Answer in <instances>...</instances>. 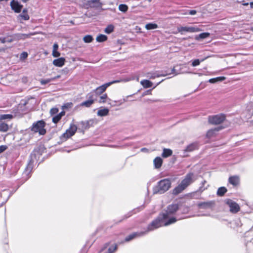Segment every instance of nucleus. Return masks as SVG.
Here are the masks:
<instances>
[{
  "mask_svg": "<svg viewBox=\"0 0 253 253\" xmlns=\"http://www.w3.org/2000/svg\"><path fill=\"white\" fill-rule=\"evenodd\" d=\"M166 215L159 214L158 216L153 220L147 226V230L144 232L146 234L149 232L153 231L163 226H168L175 222L177 219L175 217L170 218L169 220L166 219Z\"/></svg>",
  "mask_w": 253,
  "mask_h": 253,
  "instance_id": "nucleus-1",
  "label": "nucleus"
},
{
  "mask_svg": "<svg viewBox=\"0 0 253 253\" xmlns=\"http://www.w3.org/2000/svg\"><path fill=\"white\" fill-rule=\"evenodd\" d=\"M171 181L169 178H165L159 181L153 188V194H162L170 188Z\"/></svg>",
  "mask_w": 253,
  "mask_h": 253,
  "instance_id": "nucleus-2",
  "label": "nucleus"
},
{
  "mask_svg": "<svg viewBox=\"0 0 253 253\" xmlns=\"http://www.w3.org/2000/svg\"><path fill=\"white\" fill-rule=\"evenodd\" d=\"M178 209L179 206L178 204H172L169 205L165 211L161 214L166 215V219L168 220L170 218L174 217L172 216L178 211Z\"/></svg>",
  "mask_w": 253,
  "mask_h": 253,
  "instance_id": "nucleus-3",
  "label": "nucleus"
},
{
  "mask_svg": "<svg viewBox=\"0 0 253 253\" xmlns=\"http://www.w3.org/2000/svg\"><path fill=\"white\" fill-rule=\"evenodd\" d=\"M197 177L193 172H189L185 175L184 178L180 182V184L186 189L189 185L193 183Z\"/></svg>",
  "mask_w": 253,
  "mask_h": 253,
  "instance_id": "nucleus-4",
  "label": "nucleus"
},
{
  "mask_svg": "<svg viewBox=\"0 0 253 253\" xmlns=\"http://www.w3.org/2000/svg\"><path fill=\"white\" fill-rule=\"evenodd\" d=\"M177 31L181 35L185 33H196L202 31V29L197 26H180L177 27Z\"/></svg>",
  "mask_w": 253,
  "mask_h": 253,
  "instance_id": "nucleus-5",
  "label": "nucleus"
},
{
  "mask_svg": "<svg viewBox=\"0 0 253 253\" xmlns=\"http://www.w3.org/2000/svg\"><path fill=\"white\" fill-rule=\"evenodd\" d=\"M77 129H78V127L76 125L74 124H71L70 127L60 136V139L62 141L66 140L68 138L75 134Z\"/></svg>",
  "mask_w": 253,
  "mask_h": 253,
  "instance_id": "nucleus-6",
  "label": "nucleus"
},
{
  "mask_svg": "<svg viewBox=\"0 0 253 253\" xmlns=\"http://www.w3.org/2000/svg\"><path fill=\"white\" fill-rule=\"evenodd\" d=\"M45 123L43 121H38L36 123H34L31 130L35 132H39L41 135H43L45 133L46 130L44 128Z\"/></svg>",
  "mask_w": 253,
  "mask_h": 253,
  "instance_id": "nucleus-7",
  "label": "nucleus"
},
{
  "mask_svg": "<svg viewBox=\"0 0 253 253\" xmlns=\"http://www.w3.org/2000/svg\"><path fill=\"white\" fill-rule=\"evenodd\" d=\"M95 122L90 120L85 122L82 121L78 124V130L80 132L84 133V131L93 126Z\"/></svg>",
  "mask_w": 253,
  "mask_h": 253,
  "instance_id": "nucleus-8",
  "label": "nucleus"
},
{
  "mask_svg": "<svg viewBox=\"0 0 253 253\" xmlns=\"http://www.w3.org/2000/svg\"><path fill=\"white\" fill-rule=\"evenodd\" d=\"M225 202L227 205H228L230 208V211L232 213H236L240 210V207L239 205L234 202V201L227 199H226Z\"/></svg>",
  "mask_w": 253,
  "mask_h": 253,
  "instance_id": "nucleus-9",
  "label": "nucleus"
},
{
  "mask_svg": "<svg viewBox=\"0 0 253 253\" xmlns=\"http://www.w3.org/2000/svg\"><path fill=\"white\" fill-rule=\"evenodd\" d=\"M225 119V116L223 114H219L209 117V122L212 125H218L222 123Z\"/></svg>",
  "mask_w": 253,
  "mask_h": 253,
  "instance_id": "nucleus-10",
  "label": "nucleus"
},
{
  "mask_svg": "<svg viewBox=\"0 0 253 253\" xmlns=\"http://www.w3.org/2000/svg\"><path fill=\"white\" fill-rule=\"evenodd\" d=\"M119 82V81H114L111 82H109L106 83L98 87H97L95 90H93V92L95 93L96 96L98 97L103 92L105 91L106 88L109 86L111 84Z\"/></svg>",
  "mask_w": 253,
  "mask_h": 253,
  "instance_id": "nucleus-11",
  "label": "nucleus"
},
{
  "mask_svg": "<svg viewBox=\"0 0 253 253\" xmlns=\"http://www.w3.org/2000/svg\"><path fill=\"white\" fill-rule=\"evenodd\" d=\"M33 163L34 161L32 160H30L23 173V178H24L25 176H26V180L31 176L30 174L33 168Z\"/></svg>",
  "mask_w": 253,
  "mask_h": 253,
  "instance_id": "nucleus-12",
  "label": "nucleus"
},
{
  "mask_svg": "<svg viewBox=\"0 0 253 253\" xmlns=\"http://www.w3.org/2000/svg\"><path fill=\"white\" fill-rule=\"evenodd\" d=\"M11 8L15 13H20L23 8V5L17 0H12L10 3Z\"/></svg>",
  "mask_w": 253,
  "mask_h": 253,
  "instance_id": "nucleus-13",
  "label": "nucleus"
},
{
  "mask_svg": "<svg viewBox=\"0 0 253 253\" xmlns=\"http://www.w3.org/2000/svg\"><path fill=\"white\" fill-rule=\"evenodd\" d=\"M36 33L35 32L34 33H30L29 34H21V33H17L14 34L15 40L17 41H19L21 40H24L26 39H28L31 38L32 36L36 35Z\"/></svg>",
  "mask_w": 253,
  "mask_h": 253,
  "instance_id": "nucleus-14",
  "label": "nucleus"
},
{
  "mask_svg": "<svg viewBox=\"0 0 253 253\" xmlns=\"http://www.w3.org/2000/svg\"><path fill=\"white\" fill-rule=\"evenodd\" d=\"M145 235H146V232H144V231L134 232L127 236L125 238V241L127 242L135 238L140 237Z\"/></svg>",
  "mask_w": 253,
  "mask_h": 253,
  "instance_id": "nucleus-15",
  "label": "nucleus"
},
{
  "mask_svg": "<svg viewBox=\"0 0 253 253\" xmlns=\"http://www.w3.org/2000/svg\"><path fill=\"white\" fill-rule=\"evenodd\" d=\"M86 4L91 8H100L102 6L100 0H89L87 1Z\"/></svg>",
  "mask_w": 253,
  "mask_h": 253,
  "instance_id": "nucleus-16",
  "label": "nucleus"
},
{
  "mask_svg": "<svg viewBox=\"0 0 253 253\" xmlns=\"http://www.w3.org/2000/svg\"><path fill=\"white\" fill-rule=\"evenodd\" d=\"M214 205L213 201H209L206 202H200L198 204V206L199 208L207 209L211 208Z\"/></svg>",
  "mask_w": 253,
  "mask_h": 253,
  "instance_id": "nucleus-17",
  "label": "nucleus"
},
{
  "mask_svg": "<svg viewBox=\"0 0 253 253\" xmlns=\"http://www.w3.org/2000/svg\"><path fill=\"white\" fill-rule=\"evenodd\" d=\"M221 129H222V127L219 126V127H215L213 129H211L209 130L206 134L207 137L208 138H211V137H212V136H213L215 135V132L219 131Z\"/></svg>",
  "mask_w": 253,
  "mask_h": 253,
  "instance_id": "nucleus-18",
  "label": "nucleus"
},
{
  "mask_svg": "<svg viewBox=\"0 0 253 253\" xmlns=\"http://www.w3.org/2000/svg\"><path fill=\"white\" fill-rule=\"evenodd\" d=\"M65 62V58L63 57H60L54 60L53 61V64L56 67H61L64 65Z\"/></svg>",
  "mask_w": 253,
  "mask_h": 253,
  "instance_id": "nucleus-19",
  "label": "nucleus"
},
{
  "mask_svg": "<svg viewBox=\"0 0 253 253\" xmlns=\"http://www.w3.org/2000/svg\"><path fill=\"white\" fill-rule=\"evenodd\" d=\"M18 18L23 20H28L29 19L30 17L28 14L27 9L25 8L23 10L22 13L18 16Z\"/></svg>",
  "mask_w": 253,
  "mask_h": 253,
  "instance_id": "nucleus-20",
  "label": "nucleus"
},
{
  "mask_svg": "<svg viewBox=\"0 0 253 253\" xmlns=\"http://www.w3.org/2000/svg\"><path fill=\"white\" fill-rule=\"evenodd\" d=\"M184 189L185 188L179 184L172 190V194L174 195H177L181 193Z\"/></svg>",
  "mask_w": 253,
  "mask_h": 253,
  "instance_id": "nucleus-21",
  "label": "nucleus"
},
{
  "mask_svg": "<svg viewBox=\"0 0 253 253\" xmlns=\"http://www.w3.org/2000/svg\"><path fill=\"white\" fill-rule=\"evenodd\" d=\"M154 165L156 169H159L161 167L163 163V160L160 157H157L153 161Z\"/></svg>",
  "mask_w": 253,
  "mask_h": 253,
  "instance_id": "nucleus-22",
  "label": "nucleus"
},
{
  "mask_svg": "<svg viewBox=\"0 0 253 253\" xmlns=\"http://www.w3.org/2000/svg\"><path fill=\"white\" fill-rule=\"evenodd\" d=\"M65 113L64 111H61L60 113L53 117L52 122L54 124H57L61 120V118L65 115Z\"/></svg>",
  "mask_w": 253,
  "mask_h": 253,
  "instance_id": "nucleus-23",
  "label": "nucleus"
},
{
  "mask_svg": "<svg viewBox=\"0 0 253 253\" xmlns=\"http://www.w3.org/2000/svg\"><path fill=\"white\" fill-rule=\"evenodd\" d=\"M229 182L234 186H236L239 182V177L237 176H231L229 178Z\"/></svg>",
  "mask_w": 253,
  "mask_h": 253,
  "instance_id": "nucleus-24",
  "label": "nucleus"
},
{
  "mask_svg": "<svg viewBox=\"0 0 253 253\" xmlns=\"http://www.w3.org/2000/svg\"><path fill=\"white\" fill-rule=\"evenodd\" d=\"M167 75V74H160L157 72L148 73L147 74V77L151 79H154L155 78L159 77L161 76H165Z\"/></svg>",
  "mask_w": 253,
  "mask_h": 253,
  "instance_id": "nucleus-25",
  "label": "nucleus"
},
{
  "mask_svg": "<svg viewBox=\"0 0 253 253\" xmlns=\"http://www.w3.org/2000/svg\"><path fill=\"white\" fill-rule=\"evenodd\" d=\"M86 97L88 99V100H92L93 101V103H94L95 101L97 100V96L93 92V91L88 93L86 95Z\"/></svg>",
  "mask_w": 253,
  "mask_h": 253,
  "instance_id": "nucleus-26",
  "label": "nucleus"
},
{
  "mask_svg": "<svg viewBox=\"0 0 253 253\" xmlns=\"http://www.w3.org/2000/svg\"><path fill=\"white\" fill-rule=\"evenodd\" d=\"M141 85L144 88H149L152 86L153 83L149 80H142L140 82Z\"/></svg>",
  "mask_w": 253,
  "mask_h": 253,
  "instance_id": "nucleus-27",
  "label": "nucleus"
},
{
  "mask_svg": "<svg viewBox=\"0 0 253 253\" xmlns=\"http://www.w3.org/2000/svg\"><path fill=\"white\" fill-rule=\"evenodd\" d=\"M172 154V151L170 149L164 148L162 156L163 158H167L170 156Z\"/></svg>",
  "mask_w": 253,
  "mask_h": 253,
  "instance_id": "nucleus-28",
  "label": "nucleus"
},
{
  "mask_svg": "<svg viewBox=\"0 0 253 253\" xmlns=\"http://www.w3.org/2000/svg\"><path fill=\"white\" fill-rule=\"evenodd\" d=\"M198 149V144L196 143H192L187 146L185 151L191 152Z\"/></svg>",
  "mask_w": 253,
  "mask_h": 253,
  "instance_id": "nucleus-29",
  "label": "nucleus"
},
{
  "mask_svg": "<svg viewBox=\"0 0 253 253\" xmlns=\"http://www.w3.org/2000/svg\"><path fill=\"white\" fill-rule=\"evenodd\" d=\"M107 100H110L109 98H108L107 94H103L102 95H101L99 97V99L97 100L98 102L100 103H104L107 101Z\"/></svg>",
  "mask_w": 253,
  "mask_h": 253,
  "instance_id": "nucleus-30",
  "label": "nucleus"
},
{
  "mask_svg": "<svg viewBox=\"0 0 253 253\" xmlns=\"http://www.w3.org/2000/svg\"><path fill=\"white\" fill-rule=\"evenodd\" d=\"M181 69L182 68L179 66H176L171 69V73L174 74L175 75L184 73V72L181 71Z\"/></svg>",
  "mask_w": 253,
  "mask_h": 253,
  "instance_id": "nucleus-31",
  "label": "nucleus"
},
{
  "mask_svg": "<svg viewBox=\"0 0 253 253\" xmlns=\"http://www.w3.org/2000/svg\"><path fill=\"white\" fill-rule=\"evenodd\" d=\"M138 211V210L137 209H134L130 211H129V212H128L127 214H126V215H125L122 218V219H121V220H120L119 221H118L117 222V223H120L121 222H122L123 220L125 219H126L128 217H129L130 216H131L134 213H135L136 212V211Z\"/></svg>",
  "mask_w": 253,
  "mask_h": 253,
  "instance_id": "nucleus-32",
  "label": "nucleus"
},
{
  "mask_svg": "<svg viewBox=\"0 0 253 253\" xmlns=\"http://www.w3.org/2000/svg\"><path fill=\"white\" fill-rule=\"evenodd\" d=\"M109 113V109L107 108H104L103 109H100L97 112V115L99 116H107Z\"/></svg>",
  "mask_w": 253,
  "mask_h": 253,
  "instance_id": "nucleus-33",
  "label": "nucleus"
},
{
  "mask_svg": "<svg viewBox=\"0 0 253 253\" xmlns=\"http://www.w3.org/2000/svg\"><path fill=\"white\" fill-rule=\"evenodd\" d=\"M225 77H216L215 78H212L209 80V82L211 84L215 83L217 82H222L225 80Z\"/></svg>",
  "mask_w": 253,
  "mask_h": 253,
  "instance_id": "nucleus-34",
  "label": "nucleus"
},
{
  "mask_svg": "<svg viewBox=\"0 0 253 253\" xmlns=\"http://www.w3.org/2000/svg\"><path fill=\"white\" fill-rule=\"evenodd\" d=\"M210 36V33L205 32L202 33L195 37L196 40H200L201 39H204L208 38Z\"/></svg>",
  "mask_w": 253,
  "mask_h": 253,
  "instance_id": "nucleus-35",
  "label": "nucleus"
},
{
  "mask_svg": "<svg viewBox=\"0 0 253 253\" xmlns=\"http://www.w3.org/2000/svg\"><path fill=\"white\" fill-rule=\"evenodd\" d=\"M9 129L8 126L5 123H0V131L6 132Z\"/></svg>",
  "mask_w": 253,
  "mask_h": 253,
  "instance_id": "nucleus-36",
  "label": "nucleus"
},
{
  "mask_svg": "<svg viewBox=\"0 0 253 253\" xmlns=\"http://www.w3.org/2000/svg\"><path fill=\"white\" fill-rule=\"evenodd\" d=\"M227 192V189L225 187H219L217 191V195L219 196H222Z\"/></svg>",
  "mask_w": 253,
  "mask_h": 253,
  "instance_id": "nucleus-37",
  "label": "nucleus"
},
{
  "mask_svg": "<svg viewBox=\"0 0 253 253\" xmlns=\"http://www.w3.org/2000/svg\"><path fill=\"white\" fill-rule=\"evenodd\" d=\"M107 40V37L105 35L100 34L96 38L98 42H103Z\"/></svg>",
  "mask_w": 253,
  "mask_h": 253,
  "instance_id": "nucleus-38",
  "label": "nucleus"
},
{
  "mask_svg": "<svg viewBox=\"0 0 253 253\" xmlns=\"http://www.w3.org/2000/svg\"><path fill=\"white\" fill-rule=\"evenodd\" d=\"M147 30H153L158 28V25L155 23H148L145 25Z\"/></svg>",
  "mask_w": 253,
  "mask_h": 253,
  "instance_id": "nucleus-39",
  "label": "nucleus"
},
{
  "mask_svg": "<svg viewBox=\"0 0 253 253\" xmlns=\"http://www.w3.org/2000/svg\"><path fill=\"white\" fill-rule=\"evenodd\" d=\"M93 101L92 100H87L81 103V106H85L86 107H89L93 104Z\"/></svg>",
  "mask_w": 253,
  "mask_h": 253,
  "instance_id": "nucleus-40",
  "label": "nucleus"
},
{
  "mask_svg": "<svg viewBox=\"0 0 253 253\" xmlns=\"http://www.w3.org/2000/svg\"><path fill=\"white\" fill-rule=\"evenodd\" d=\"M13 116L11 114H2L0 115V120L11 119Z\"/></svg>",
  "mask_w": 253,
  "mask_h": 253,
  "instance_id": "nucleus-41",
  "label": "nucleus"
},
{
  "mask_svg": "<svg viewBox=\"0 0 253 253\" xmlns=\"http://www.w3.org/2000/svg\"><path fill=\"white\" fill-rule=\"evenodd\" d=\"M5 38L7 42L11 43L14 41H16V40H15V36L14 34L9 35Z\"/></svg>",
  "mask_w": 253,
  "mask_h": 253,
  "instance_id": "nucleus-42",
  "label": "nucleus"
},
{
  "mask_svg": "<svg viewBox=\"0 0 253 253\" xmlns=\"http://www.w3.org/2000/svg\"><path fill=\"white\" fill-rule=\"evenodd\" d=\"M119 9L123 12H126L128 9V7L126 4H121L119 6Z\"/></svg>",
  "mask_w": 253,
  "mask_h": 253,
  "instance_id": "nucleus-43",
  "label": "nucleus"
},
{
  "mask_svg": "<svg viewBox=\"0 0 253 253\" xmlns=\"http://www.w3.org/2000/svg\"><path fill=\"white\" fill-rule=\"evenodd\" d=\"M114 31V26L112 25H108L105 29V32L107 34H110Z\"/></svg>",
  "mask_w": 253,
  "mask_h": 253,
  "instance_id": "nucleus-44",
  "label": "nucleus"
},
{
  "mask_svg": "<svg viewBox=\"0 0 253 253\" xmlns=\"http://www.w3.org/2000/svg\"><path fill=\"white\" fill-rule=\"evenodd\" d=\"M92 40H93V38L90 35H86V36H84V41L85 43H89V42H91Z\"/></svg>",
  "mask_w": 253,
  "mask_h": 253,
  "instance_id": "nucleus-45",
  "label": "nucleus"
},
{
  "mask_svg": "<svg viewBox=\"0 0 253 253\" xmlns=\"http://www.w3.org/2000/svg\"><path fill=\"white\" fill-rule=\"evenodd\" d=\"M207 58V57H206V58H204V59H203L202 60H201V61H200V60H199V59H197L194 60L192 62V66L193 67H195V66H197L199 65L200 64V62H201L204 61V60H205V59H206Z\"/></svg>",
  "mask_w": 253,
  "mask_h": 253,
  "instance_id": "nucleus-46",
  "label": "nucleus"
},
{
  "mask_svg": "<svg viewBox=\"0 0 253 253\" xmlns=\"http://www.w3.org/2000/svg\"><path fill=\"white\" fill-rule=\"evenodd\" d=\"M207 183L206 180H203L201 183V186L199 187V189L198 190L199 192H202L204 191L205 189L207 188V187H205L204 185Z\"/></svg>",
  "mask_w": 253,
  "mask_h": 253,
  "instance_id": "nucleus-47",
  "label": "nucleus"
},
{
  "mask_svg": "<svg viewBox=\"0 0 253 253\" xmlns=\"http://www.w3.org/2000/svg\"><path fill=\"white\" fill-rule=\"evenodd\" d=\"M54 79L53 78H51V79H46V80H41L40 81V83L42 85H44L45 84H47L48 83H49V82H50L51 81H53Z\"/></svg>",
  "mask_w": 253,
  "mask_h": 253,
  "instance_id": "nucleus-48",
  "label": "nucleus"
},
{
  "mask_svg": "<svg viewBox=\"0 0 253 253\" xmlns=\"http://www.w3.org/2000/svg\"><path fill=\"white\" fill-rule=\"evenodd\" d=\"M52 55L54 57H58L60 56V53L57 50H52Z\"/></svg>",
  "mask_w": 253,
  "mask_h": 253,
  "instance_id": "nucleus-49",
  "label": "nucleus"
},
{
  "mask_svg": "<svg viewBox=\"0 0 253 253\" xmlns=\"http://www.w3.org/2000/svg\"><path fill=\"white\" fill-rule=\"evenodd\" d=\"M28 57V53L26 52H23L21 54L20 58L21 59H25Z\"/></svg>",
  "mask_w": 253,
  "mask_h": 253,
  "instance_id": "nucleus-50",
  "label": "nucleus"
},
{
  "mask_svg": "<svg viewBox=\"0 0 253 253\" xmlns=\"http://www.w3.org/2000/svg\"><path fill=\"white\" fill-rule=\"evenodd\" d=\"M7 149L6 145H1L0 146V154L3 152Z\"/></svg>",
  "mask_w": 253,
  "mask_h": 253,
  "instance_id": "nucleus-51",
  "label": "nucleus"
},
{
  "mask_svg": "<svg viewBox=\"0 0 253 253\" xmlns=\"http://www.w3.org/2000/svg\"><path fill=\"white\" fill-rule=\"evenodd\" d=\"M58 109L57 108H53L50 110V112L51 114L53 115V114H56L58 112Z\"/></svg>",
  "mask_w": 253,
  "mask_h": 253,
  "instance_id": "nucleus-52",
  "label": "nucleus"
},
{
  "mask_svg": "<svg viewBox=\"0 0 253 253\" xmlns=\"http://www.w3.org/2000/svg\"><path fill=\"white\" fill-rule=\"evenodd\" d=\"M197 11L195 10H190L188 11V14L190 15H195Z\"/></svg>",
  "mask_w": 253,
  "mask_h": 253,
  "instance_id": "nucleus-53",
  "label": "nucleus"
},
{
  "mask_svg": "<svg viewBox=\"0 0 253 253\" xmlns=\"http://www.w3.org/2000/svg\"><path fill=\"white\" fill-rule=\"evenodd\" d=\"M58 48V45L57 43H55L53 46V50H57Z\"/></svg>",
  "mask_w": 253,
  "mask_h": 253,
  "instance_id": "nucleus-54",
  "label": "nucleus"
},
{
  "mask_svg": "<svg viewBox=\"0 0 253 253\" xmlns=\"http://www.w3.org/2000/svg\"><path fill=\"white\" fill-rule=\"evenodd\" d=\"M0 41L2 43H4L5 42H7L5 37H4V38H0Z\"/></svg>",
  "mask_w": 253,
  "mask_h": 253,
  "instance_id": "nucleus-55",
  "label": "nucleus"
},
{
  "mask_svg": "<svg viewBox=\"0 0 253 253\" xmlns=\"http://www.w3.org/2000/svg\"><path fill=\"white\" fill-rule=\"evenodd\" d=\"M131 96V95H129V96H127L125 98H123V102H126L127 101V98L128 97Z\"/></svg>",
  "mask_w": 253,
  "mask_h": 253,
  "instance_id": "nucleus-56",
  "label": "nucleus"
},
{
  "mask_svg": "<svg viewBox=\"0 0 253 253\" xmlns=\"http://www.w3.org/2000/svg\"><path fill=\"white\" fill-rule=\"evenodd\" d=\"M250 6L251 8H253V1L250 2Z\"/></svg>",
  "mask_w": 253,
  "mask_h": 253,
  "instance_id": "nucleus-57",
  "label": "nucleus"
},
{
  "mask_svg": "<svg viewBox=\"0 0 253 253\" xmlns=\"http://www.w3.org/2000/svg\"><path fill=\"white\" fill-rule=\"evenodd\" d=\"M108 245H109V244H108V243H106V244H105V246L104 248H107V247Z\"/></svg>",
  "mask_w": 253,
  "mask_h": 253,
  "instance_id": "nucleus-58",
  "label": "nucleus"
},
{
  "mask_svg": "<svg viewBox=\"0 0 253 253\" xmlns=\"http://www.w3.org/2000/svg\"><path fill=\"white\" fill-rule=\"evenodd\" d=\"M244 5H248L249 3H244L243 4Z\"/></svg>",
  "mask_w": 253,
  "mask_h": 253,
  "instance_id": "nucleus-59",
  "label": "nucleus"
},
{
  "mask_svg": "<svg viewBox=\"0 0 253 253\" xmlns=\"http://www.w3.org/2000/svg\"><path fill=\"white\" fill-rule=\"evenodd\" d=\"M145 148H142L141 149V151H145Z\"/></svg>",
  "mask_w": 253,
  "mask_h": 253,
  "instance_id": "nucleus-60",
  "label": "nucleus"
},
{
  "mask_svg": "<svg viewBox=\"0 0 253 253\" xmlns=\"http://www.w3.org/2000/svg\"><path fill=\"white\" fill-rule=\"evenodd\" d=\"M81 253H84V251H82L81 252Z\"/></svg>",
  "mask_w": 253,
  "mask_h": 253,
  "instance_id": "nucleus-61",
  "label": "nucleus"
},
{
  "mask_svg": "<svg viewBox=\"0 0 253 253\" xmlns=\"http://www.w3.org/2000/svg\"><path fill=\"white\" fill-rule=\"evenodd\" d=\"M249 232V231H248L247 232H246V234H247Z\"/></svg>",
  "mask_w": 253,
  "mask_h": 253,
  "instance_id": "nucleus-62",
  "label": "nucleus"
},
{
  "mask_svg": "<svg viewBox=\"0 0 253 253\" xmlns=\"http://www.w3.org/2000/svg\"><path fill=\"white\" fill-rule=\"evenodd\" d=\"M249 232V231H248L247 232H246V234H247Z\"/></svg>",
  "mask_w": 253,
  "mask_h": 253,
  "instance_id": "nucleus-63",
  "label": "nucleus"
},
{
  "mask_svg": "<svg viewBox=\"0 0 253 253\" xmlns=\"http://www.w3.org/2000/svg\"><path fill=\"white\" fill-rule=\"evenodd\" d=\"M249 232V231H248L247 232H246V234H247Z\"/></svg>",
  "mask_w": 253,
  "mask_h": 253,
  "instance_id": "nucleus-64",
  "label": "nucleus"
}]
</instances>
